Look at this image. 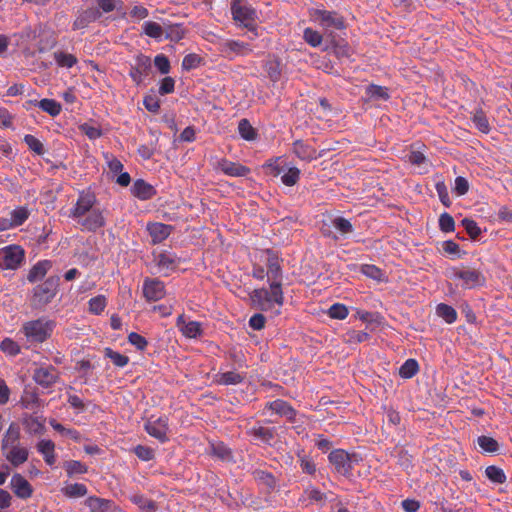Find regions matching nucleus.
I'll list each match as a JSON object with an SVG mask.
<instances>
[{
  "label": "nucleus",
  "instance_id": "obj_1",
  "mask_svg": "<svg viewBox=\"0 0 512 512\" xmlns=\"http://www.w3.org/2000/svg\"><path fill=\"white\" fill-rule=\"evenodd\" d=\"M96 195L90 190H82L75 204L69 210V217L76 220L83 231L96 232L106 225L104 211L94 208Z\"/></svg>",
  "mask_w": 512,
  "mask_h": 512
},
{
  "label": "nucleus",
  "instance_id": "obj_2",
  "mask_svg": "<svg viewBox=\"0 0 512 512\" xmlns=\"http://www.w3.org/2000/svg\"><path fill=\"white\" fill-rule=\"evenodd\" d=\"M249 298L251 306L261 311L272 309L274 304L281 307L284 304L282 284L270 283L269 290L266 288L254 289L249 294Z\"/></svg>",
  "mask_w": 512,
  "mask_h": 512
},
{
  "label": "nucleus",
  "instance_id": "obj_3",
  "mask_svg": "<svg viewBox=\"0 0 512 512\" xmlns=\"http://www.w3.org/2000/svg\"><path fill=\"white\" fill-rule=\"evenodd\" d=\"M56 323L47 317L30 320L22 325L21 331L31 343H43L53 333Z\"/></svg>",
  "mask_w": 512,
  "mask_h": 512
},
{
  "label": "nucleus",
  "instance_id": "obj_4",
  "mask_svg": "<svg viewBox=\"0 0 512 512\" xmlns=\"http://www.w3.org/2000/svg\"><path fill=\"white\" fill-rule=\"evenodd\" d=\"M60 277L50 276L43 283L33 288L31 304L34 308H43L56 296Z\"/></svg>",
  "mask_w": 512,
  "mask_h": 512
},
{
  "label": "nucleus",
  "instance_id": "obj_5",
  "mask_svg": "<svg viewBox=\"0 0 512 512\" xmlns=\"http://www.w3.org/2000/svg\"><path fill=\"white\" fill-rule=\"evenodd\" d=\"M243 0H232L231 13L236 22H240L249 31L256 30V10L251 6L243 5Z\"/></svg>",
  "mask_w": 512,
  "mask_h": 512
},
{
  "label": "nucleus",
  "instance_id": "obj_6",
  "mask_svg": "<svg viewBox=\"0 0 512 512\" xmlns=\"http://www.w3.org/2000/svg\"><path fill=\"white\" fill-rule=\"evenodd\" d=\"M152 72V61L147 55L139 53L135 56L134 64L130 65L129 76L137 85H141Z\"/></svg>",
  "mask_w": 512,
  "mask_h": 512
},
{
  "label": "nucleus",
  "instance_id": "obj_7",
  "mask_svg": "<svg viewBox=\"0 0 512 512\" xmlns=\"http://www.w3.org/2000/svg\"><path fill=\"white\" fill-rule=\"evenodd\" d=\"M0 254L3 267L7 270L18 269L25 259V251L19 245H8L3 247L0 249Z\"/></svg>",
  "mask_w": 512,
  "mask_h": 512
},
{
  "label": "nucleus",
  "instance_id": "obj_8",
  "mask_svg": "<svg viewBox=\"0 0 512 512\" xmlns=\"http://www.w3.org/2000/svg\"><path fill=\"white\" fill-rule=\"evenodd\" d=\"M144 428L151 437L157 439L161 443H165L169 440V419L167 416H160L156 419L153 417L149 418L146 421Z\"/></svg>",
  "mask_w": 512,
  "mask_h": 512
},
{
  "label": "nucleus",
  "instance_id": "obj_9",
  "mask_svg": "<svg viewBox=\"0 0 512 512\" xmlns=\"http://www.w3.org/2000/svg\"><path fill=\"white\" fill-rule=\"evenodd\" d=\"M33 380L42 388L52 387L60 378V373L53 365H41L34 369Z\"/></svg>",
  "mask_w": 512,
  "mask_h": 512
},
{
  "label": "nucleus",
  "instance_id": "obj_10",
  "mask_svg": "<svg viewBox=\"0 0 512 512\" xmlns=\"http://www.w3.org/2000/svg\"><path fill=\"white\" fill-rule=\"evenodd\" d=\"M311 15L314 20L319 21L326 28L332 27L342 30L346 27L344 17L336 11L315 9Z\"/></svg>",
  "mask_w": 512,
  "mask_h": 512
},
{
  "label": "nucleus",
  "instance_id": "obj_11",
  "mask_svg": "<svg viewBox=\"0 0 512 512\" xmlns=\"http://www.w3.org/2000/svg\"><path fill=\"white\" fill-rule=\"evenodd\" d=\"M453 277L462 280V286L466 289L484 286L486 283L483 273L476 269H453Z\"/></svg>",
  "mask_w": 512,
  "mask_h": 512
},
{
  "label": "nucleus",
  "instance_id": "obj_12",
  "mask_svg": "<svg viewBox=\"0 0 512 512\" xmlns=\"http://www.w3.org/2000/svg\"><path fill=\"white\" fill-rule=\"evenodd\" d=\"M142 292L144 298L149 302L159 301L166 295L164 282L158 278H145L143 281Z\"/></svg>",
  "mask_w": 512,
  "mask_h": 512
},
{
  "label": "nucleus",
  "instance_id": "obj_13",
  "mask_svg": "<svg viewBox=\"0 0 512 512\" xmlns=\"http://www.w3.org/2000/svg\"><path fill=\"white\" fill-rule=\"evenodd\" d=\"M153 263L157 267L159 273H162L164 276H168L177 268L179 260L176 254L168 251H161L158 253L153 252Z\"/></svg>",
  "mask_w": 512,
  "mask_h": 512
},
{
  "label": "nucleus",
  "instance_id": "obj_14",
  "mask_svg": "<svg viewBox=\"0 0 512 512\" xmlns=\"http://www.w3.org/2000/svg\"><path fill=\"white\" fill-rule=\"evenodd\" d=\"M214 168L230 177H245L251 172L249 167L226 158L219 159Z\"/></svg>",
  "mask_w": 512,
  "mask_h": 512
},
{
  "label": "nucleus",
  "instance_id": "obj_15",
  "mask_svg": "<svg viewBox=\"0 0 512 512\" xmlns=\"http://www.w3.org/2000/svg\"><path fill=\"white\" fill-rule=\"evenodd\" d=\"M267 277L268 282L275 283L276 284H282V277H283V271L281 267L282 260L279 258V256L272 250H267Z\"/></svg>",
  "mask_w": 512,
  "mask_h": 512
},
{
  "label": "nucleus",
  "instance_id": "obj_16",
  "mask_svg": "<svg viewBox=\"0 0 512 512\" xmlns=\"http://www.w3.org/2000/svg\"><path fill=\"white\" fill-rule=\"evenodd\" d=\"M328 500L327 494L315 486H308L302 493L299 501L305 506H317L323 508Z\"/></svg>",
  "mask_w": 512,
  "mask_h": 512
},
{
  "label": "nucleus",
  "instance_id": "obj_17",
  "mask_svg": "<svg viewBox=\"0 0 512 512\" xmlns=\"http://www.w3.org/2000/svg\"><path fill=\"white\" fill-rule=\"evenodd\" d=\"M329 462L334 466L337 473L348 475L352 470L349 454L343 449H335L328 455Z\"/></svg>",
  "mask_w": 512,
  "mask_h": 512
},
{
  "label": "nucleus",
  "instance_id": "obj_18",
  "mask_svg": "<svg viewBox=\"0 0 512 512\" xmlns=\"http://www.w3.org/2000/svg\"><path fill=\"white\" fill-rule=\"evenodd\" d=\"M220 52L224 57L231 60L236 55H248L250 52H252V49L248 43L236 40H226L220 44Z\"/></svg>",
  "mask_w": 512,
  "mask_h": 512
},
{
  "label": "nucleus",
  "instance_id": "obj_19",
  "mask_svg": "<svg viewBox=\"0 0 512 512\" xmlns=\"http://www.w3.org/2000/svg\"><path fill=\"white\" fill-rule=\"evenodd\" d=\"M147 231L151 237L152 244L156 245L162 243L171 235L173 226L160 222H153L147 224Z\"/></svg>",
  "mask_w": 512,
  "mask_h": 512
},
{
  "label": "nucleus",
  "instance_id": "obj_20",
  "mask_svg": "<svg viewBox=\"0 0 512 512\" xmlns=\"http://www.w3.org/2000/svg\"><path fill=\"white\" fill-rule=\"evenodd\" d=\"M3 455L12 466L18 467L28 460L29 450L21 444H18L8 447V449L3 452Z\"/></svg>",
  "mask_w": 512,
  "mask_h": 512
},
{
  "label": "nucleus",
  "instance_id": "obj_21",
  "mask_svg": "<svg viewBox=\"0 0 512 512\" xmlns=\"http://www.w3.org/2000/svg\"><path fill=\"white\" fill-rule=\"evenodd\" d=\"M102 16V12L99 8L90 7L81 12H79L78 16L73 22V29L79 30L86 28L90 23L95 22L100 19Z\"/></svg>",
  "mask_w": 512,
  "mask_h": 512
},
{
  "label": "nucleus",
  "instance_id": "obj_22",
  "mask_svg": "<svg viewBox=\"0 0 512 512\" xmlns=\"http://www.w3.org/2000/svg\"><path fill=\"white\" fill-rule=\"evenodd\" d=\"M266 408L275 412L279 416L286 417L288 421L294 422L296 419L297 411L287 401L276 399L268 402Z\"/></svg>",
  "mask_w": 512,
  "mask_h": 512
},
{
  "label": "nucleus",
  "instance_id": "obj_23",
  "mask_svg": "<svg viewBox=\"0 0 512 512\" xmlns=\"http://www.w3.org/2000/svg\"><path fill=\"white\" fill-rule=\"evenodd\" d=\"M11 487L15 495L21 499L30 498L33 493L31 484L18 473L13 475L11 479Z\"/></svg>",
  "mask_w": 512,
  "mask_h": 512
},
{
  "label": "nucleus",
  "instance_id": "obj_24",
  "mask_svg": "<svg viewBox=\"0 0 512 512\" xmlns=\"http://www.w3.org/2000/svg\"><path fill=\"white\" fill-rule=\"evenodd\" d=\"M251 475L257 484L265 489L266 492L270 493L275 489L277 481L271 472L262 469H254Z\"/></svg>",
  "mask_w": 512,
  "mask_h": 512
},
{
  "label": "nucleus",
  "instance_id": "obj_25",
  "mask_svg": "<svg viewBox=\"0 0 512 512\" xmlns=\"http://www.w3.org/2000/svg\"><path fill=\"white\" fill-rule=\"evenodd\" d=\"M20 404L25 409H36L44 405L35 388L25 387L20 398Z\"/></svg>",
  "mask_w": 512,
  "mask_h": 512
},
{
  "label": "nucleus",
  "instance_id": "obj_26",
  "mask_svg": "<svg viewBox=\"0 0 512 512\" xmlns=\"http://www.w3.org/2000/svg\"><path fill=\"white\" fill-rule=\"evenodd\" d=\"M131 191L132 194L140 200H149L156 195L155 188L143 179H137L133 183Z\"/></svg>",
  "mask_w": 512,
  "mask_h": 512
},
{
  "label": "nucleus",
  "instance_id": "obj_27",
  "mask_svg": "<svg viewBox=\"0 0 512 512\" xmlns=\"http://www.w3.org/2000/svg\"><path fill=\"white\" fill-rule=\"evenodd\" d=\"M247 434L253 437L255 440H259L265 444H270L276 434V428H268L262 425H254L251 427Z\"/></svg>",
  "mask_w": 512,
  "mask_h": 512
},
{
  "label": "nucleus",
  "instance_id": "obj_28",
  "mask_svg": "<svg viewBox=\"0 0 512 512\" xmlns=\"http://www.w3.org/2000/svg\"><path fill=\"white\" fill-rule=\"evenodd\" d=\"M21 432L20 427L17 423L12 422L7 431L4 434V437L1 441V450L5 452L8 447L18 445L20 440Z\"/></svg>",
  "mask_w": 512,
  "mask_h": 512
},
{
  "label": "nucleus",
  "instance_id": "obj_29",
  "mask_svg": "<svg viewBox=\"0 0 512 512\" xmlns=\"http://www.w3.org/2000/svg\"><path fill=\"white\" fill-rule=\"evenodd\" d=\"M85 505L90 512H110L113 502L97 496H90L85 500Z\"/></svg>",
  "mask_w": 512,
  "mask_h": 512
},
{
  "label": "nucleus",
  "instance_id": "obj_30",
  "mask_svg": "<svg viewBox=\"0 0 512 512\" xmlns=\"http://www.w3.org/2000/svg\"><path fill=\"white\" fill-rule=\"evenodd\" d=\"M52 263L48 260H43L37 262L30 270L27 276V279L29 282L34 283L42 278L47 274L48 270L51 268Z\"/></svg>",
  "mask_w": 512,
  "mask_h": 512
},
{
  "label": "nucleus",
  "instance_id": "obj_31",
  "mask_svg": "<svg viewBox=\"0 0 512 512\" xmlns=\"http://www.w3.org/2000/svg\"><path fill=\"white\" fill-rule=\"evenodd\" d=\"M293 150L301 160L310 161L317 158L316 150L301 140H297L293 143Z\"/></svg>",
  "mask_w": 512,
  "mask_h": 512
},
{
  "label": "nucleus",
  "instance_id": "obj_32",
  "mask_svg": "<svg viewBox=\"0 0 512 512\" xmlns=\"http://www.w3.org/2000/svg\"><path fill=\"white\" fill-rule=\"evenodd\" d=\"M267 76L272 82H277L280 80L282 75V64L278 57H273L268 59L264 65Z\"/></svg>",
  "mask_w": 512,
  "mask_h": 512
},
{
  "label": "nucleus",
  "instance_id": "obj_33",
  "mask_svg": "<svg viewBox=\"0 0 512 512\" xmlns=\"http://www.w3.org/2000/svg\"><path fill=\"white\" fill-rule=\"evenodd\" d=\"M165 38L172 42H179L185 36L186 30L181 24L164 23Z\"/></svg>",
  "mask_w": 512,
  "mask_h": 512
},
{
  "label": "nucleus",
  "instance_id": "obj_34",
  "mask_svg": "<svg viewBox=\"0 0 512 512\" xmlns=\"http://www.w3.org/2000/svg\"><path fill=\"white\" fill-rule=\"evenodd\" d=\"M245 376L235 371H227L217 375V383L220 385H237L244 381Z\"/></svg>",
  "mask_w": 512,
  "mask_h": 512
},
{
  "label": "nucleus",
  "instance_id": "obj_35",
  "mask_svg": "<svg viewBox=\"0 0 512 512\" xmlns=\"http://www.w3.org/2000/svg\"><path fill=\"white\" fill-rule=\"evenodd\" d=\"M61 492L64 496L68 498H79L87 495L88 489L86 485L82 483H72L63 487L61 489Z\"/></svg>",
  "mask_w": 512,
  "mask_h": 512
},
{
  "label": "nucleus",
  "instance_id": "obj_36",
  "mask_svg": "<svg viewBox=\"0 0 512 512\" xmlns=\"http://www.w3.org/2000/svg\"><path fill=\"white\" fill-rule=\"evenodd\" d=\"M436 314L448 324H452L457 320L456 310L445 303H440L436 306Z\"/></svg>",
  "mask_w": 512,
  "mask_h": 512
},
{
  "label": "nucleus",
  "instance_id": "obj_37",
  "mask_svg": "<svg viewBox=\"0 0 512 512\" xmlns=\"http://www.w3.org/2000/svg\"><path fill=\"white\" fill-rule=\"evenodd\" d=\"M181 333L186 338L196 339L203 335L202 325L198 321H189L187 324L182 325Z\"/></svg>",
  "mask_w": 512,
  "mask_h": 512
},
{
  "label": "nucleus",
  "instance_id": "obj_38",
  "mask_svg": "<svg viewBox=\"0 0 512 512\" xmlns=\"http://www.w3.org/2000/svg\"><path fill=\"white\" fill-rule=\"evenodd\" d=\"M332 227L337 231L340 236H346L354 231V227L351 222L341 216L334 217L332 219Z\"/></svg>",
  "mask_w": 512,
  "mask_h": 512
},
{
  "label": "nucleus",
  "instance_id": "obj_39",
  "mask_svg": "<svg viewBox=\"0 0 512 512\" xmlns=\"http://www.w3.org/2000/svg\"><path fill=\"white\" fill-rule=\"evenodd\" d=\"M130 500L145 512H155L157 509L156 503L143 494H134L130 497Z\"/></svg>",
  "mask_w": 512,
  "mask_h": 512
},
{
  "label": "nucleus",
  "instance_id": "obj_40",
  "mask_svg": "<svg viewBox=\"0 0 512 512\" xmlns=\"http://www.w3.org/2000/svg\"><path fill=\"white\" fill-rule=\"evenodd\" d=\"M418 371V362L413 358H409L401 365L399 369V375L404 379H410L414 377L418 373Z\"/></svg>",
  "mask_w": 512,
  "mask_h": 512
},
{
  "label": "nucleus",
  "instance_id": "obj_41",
  "mask_svg": "<svg viewBox=\"0 0 512 512\" xmlns=\"http://www.w3.org/2000/svg\"><path fill=\"white\" fill-rule=\"evenodd\" d=\"M67 476L73 477L75 475L85 474L88 471L87 465L77 460L66 461L63 465Z\"/></svg>",
  "mask_w": 512,
  "mask_h": 512
},
{
  "label": "nucleus",
  "instance_id": "obj_42",
  "mask_svg": "<svg viewBox=\"0 0 512 512\" xmlns=\"http://www.w3.org/2000/svg\"><path fill=\"white\" fill-rule=\"evenodd\" d=\"M35 105L51 116H56L61 111V104L54 99L45 98L40 101H35Z\"/></svg>",
  "mask_w": 512,
  "mask_h": 512
},
{
  "label": "nucleus",
  "instance_id": "obj_43",
  "mask_svg": "<svg viewBox=\"0 0 512 512\" xmlns=\"http://www.w3.org/2000/svg\"><path fill=\"white\" fill-rule=\"evenodd\" d=\"M104 356L106 358H109L112 361V363L118 368H123L129 363L128 356L123 355L117 351H114L110 347H106L104 349Z\"/></svg>",
  "mask_w": 512,
  "mask_h": 512
},
{
  "label": "nucleus",
  "instance_id": "obj_44",
  "mask_svg": "<svg viewBox=\"0 0 512 512\" xmlns=\"http://www.w3.org/2000/svg\"><path fill=\"white\" fill-rule=\"evenodd\" d=\"M485 475L491 482L496 484H503L507 480L504 470L494 465L488 466L485 469Z\"/></svg>",
  "mask_w": 512,
  "mask_h": 512
},
{
  "label": "nucleus",
  "instance_id": "obj_45",
  "mask_svg": "<svg viewBox=\"0 0 512 512\" xmlns=\"http://www.w3.org/2000/svg\"><path fill=\"white\" fill-rule=\"evenodd\" d=\"M30 212L25 206H18L10 212V220L15 227L21 226L28 218Z\"/></svg>",
  "mask_w": 512,
  "mask_h": 512
},
{
  "label": "nucleus",
  "instance_id": "obj_46",
  "mask_svg": "<svg viewBox=\"0 0 512 512\" xmlns=\"http://www.w3.org/2000/svg\"><path fill=\"white\" fill-rule=\"evenodd\" d=\"M301 171L297 167L287 165L285 172L281 175V181L285 186H294L300 178Z\"/></svg>",
  "mask_w": 512,
  "mask_h": 512
},
{
  "label": "nucleus",
  "instance_id": "obj_47",
  "mask_svg": "<svg viewBox=\"0 0 512 512\" xmlns=\"http://www.w3.org/2000/svg\"><path fill=\"white\" fill-rule=\"evenodd\" d=\"M477 443L482 451L486 453H495L499 450V443L497 440L490 436H479L477 438Z\"/></svg>",
  "mask_w": 512,
  "mask_h": 512
},
{
  "label": "nucleus",
  "instance_id": "obj_48",
  "mask_svg": "<svg viewBox=\"0 0 512 512\" xmlns=\"http://www.w3.org/2000/svg\"><path fill=\"white\" fill-rule=\"evenodd\" d=\"M54 59L58 66L66 68H71L78 62L76 56L63 51L54 52Z\"/></svg>",
  "mask_w": 512,
  "mask_h": 512
},
{
  "label": "nucleus",
  "instance_id": "obj_49",
  "mask_svg": "<svg viewBox=\"0 0 512 512\" xmlns=\"http://www.w3.org/2000/svg\"><path fill=\"white\" fill-rule=\"evenodd\" d=\"M89 312L95 315L101 314L107 306V299L104 295H97L88 301Z\"/></svg>",
  "mask_w": 512,
  "mask_h": 512
},
{
  "label": "nucleus",
  "instance_id": "obj_50",
  "mask_svg": "<svg viewBox=\"0 0 512 512\" xmlns=\"http://www.w3.org/2000/svg\"><path fill=\"white\" fill-rule=\"evenodd\" d=\"M143 32L151 38L159 39L164 33V26L153 21H147L143 24Z\"/></svg>",
  "mask_w": 512,
  "mask_h": 512
},
{
  "label": "nucleus",
  "instance_id": "obj_51",
  "mask_svg": "<svg viewBox=\"0 0 512 512\" xmlns=\"http://www.w3.org/2000/svg\"><path fill=\"white\" fill-rule=\"evenodd\" d=\"M0 350L8 356H16L21 348L16 341L7 337L0 343Z\"/></svg>",
  "mask_w": 512,
  "mask_h": 512
},
{
  "label": "nucleus",
  "instance_id": "obj_52",
  "mask_svg": "<svg viewBox=\"0 0 512 512\" xmlns=\"http://www.w3.org/2000/svg\"><path fill=\"white\" fill-rule=\"evenodd\" d=\"M286 167V164L280 162V158L270 159L264 164V168L268 169L269 173L274 177L282 175Z\"/></svg>",
  "mask_w": 512,
  "mask_h": 512
},
{
  "label": "nucleus",
  "instance_id": "obj_53",
  "mask_svg": "<svg viewBox=\"0 0 512 512\" xmlns=\"http://www.w3.org/2000/svg\"><path fill=\"white\" fill-rule=\"evenodd\" d=\"M203 62V58L196 54L190 53L187 54L182 60V68L183 70L190 71L197 67H199Z\"/></svg>",
  "mask_w": 512,
  "mask_h": 512
},
{
  "label": "nucleus",
  "instance_id": "obj_54",
  "mask_svg": "<svg viewBox=\"0 0 512 512\" xmlns=\"http://www.w3.org/2000/svg\"><path fill=\"white\" fill-rule=\"evenodd\" d=\"M348 314V308L341 303H335L328 309V315L332 319L343 320Z\"/></svg>",
  "mask_w": 512,
  "mask_h": 512
},
{
  "label": "nucleus",
  "instance_id": "obj_55",
  "mask_svg": "<svg viewBox=\"0 0 512 512\" xmlns=\"http://www.w3.org/2000/svg\"><path fill=\"white\" fill-rule=\"evenodd\" d=\"M439 229L444 233H450L455 230V221L449 213L444 212L440 215Z\"/></svg>",
  "mask_w": 512,
  "mask_h": 512
},
{
  "label": "nucleus",
  "instance_id": "obj_56",
  "mask_svg": "<svg viewBox=\"0 0 512 512\" xmlns=\"http://www.w3.org/2000/svg\"><path fill=\"white\" fill-rule=\"evenodd\" d=\"M461 224L464 227V229L466 230L467 234L472 239H477L481 235V229L478 226L476 221L469 219V218H464L461 221Z\"/></svg>",
  "mask_w": 512,
  "mask_h": 512
},
{
  "label": "nucleus",
  "instance_id": "obj_57",
  "mask_svg": "<svg viewBox=\"0 0 512 512\" xmlns=\"http://www.w3.org/2000/svg\"><path fill=\"white\" fill-rule=\"evenodd\" d=\"M24 141L27 144L28 148L31 151H33L34 153H36L37 155H43L44 154V152H45L44 145L35 136L30 135V134L25 135Z\"/></svg>",
  "mask_w": 512,
  "mask_h": 512
},
{
  "label": "nucleus",
  "instance_id": "obj_58",
  "mask_svg": "<svg viewBox=\"0 0 512 512\" xmlns=\"http://www.w3.org/2000/svg\"><path fill=\"white\" fill-rule=\"evenodd\" d=\"M212 454L221 460L232 458L231 450L222 442L212 444Z\"/></svg>",
  "mask_w": 512,
  "mask_h": 512
},
{
  "label": "nucleus",
  "instance_id": "obj_59",
  "mask_svg": "<svg viewBox=\"0 0 512 512\" xmlns=\"http://www.w3.org/2000/svg\"><path fill=\"white\" fill-rule=\"evenodd\" d=\"M331 48L333 49L334 54L338 57H348L349 56V46L348 44L341 39L340 41H336L335 39L331 40Z\"/></svg>",
  "mask_w": 512,
  "mask_h": 512
},
{
  "label": "nucleus",
  "instance_id": "obj_60",
  "mask_svg": "<svg viewBox=\"0 0 512 512\" xmlns=\"http://www.w3.org/2000/svg\"><path fill=\"white\" fill-rule=\"evenodd\" d=\"M127 340L139 351H144L148 346V341L146 340V338L136 332L129 333Z\"/></svg>",
  "mask_w": 512,
  "mask_h": 512
},
{
  "label": "nucleus",
  "instance_id": "obj_61",
  "mask_svg": "<svg viewBox=\"0 0 512 512\" xmlns=\"http://www.w3.org/2000/svg\"><path fill=\"white\" fill-rule=\"evenodd\" d=\"M361 272L365 276L380 281L383 275V272L380 268H378L376 265L372 264H364L361 266Z\"/></svg>",
  "mask_w": 512,
  "mask_h": 512
},
{
  "label": "nucleus",
  "instance_id": "obj_62",
  "mask_svg": "<svg viewBox=\"0 0 512 512\" xmlns=\"http://www.w3.org/2000/svg\"><path fill=\"white\" fill-rule=\"evenodd\" d=\"M133 451L135 455L142 461H150L155 457L154 450L148 446L137 445Z\"/></svg>",
  "mask_w": 512,
  "mask_h": 512
},
{
  "label": "nucleus",
  "instance_id": "obj_63",
  "mask_svg": "<svg viewBox=\"0 0 512 512\" xmlns=\"http://www.w3.org/2000/svg\"><path fill=\"white\" fill-rule=\"evenodd\" d=\"M367 93L370 95L371 98L374 99L387 100L389 98L387 89L385 87L378 86L375 84H371L367 87Z\"/></svg>",
  "mask_w": 512,
  "mask_h": 512
},
{
  "label": "nucleus",
  "instance_id": "obj_64",
  "mask_svg": "<svg viewBox=\"0 0 512 512\" xmlns=\"http://www.w3.org/2000/svg\"><path fill=\"white\" fill-rule=\"evenodd\" d=\"M154 65L161 74H168L171 69L170 61L164 54H158L154 58Z\"/></svg>",
  "mask_w": 512,
  "mask_h": 512
}]
</instances>
